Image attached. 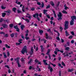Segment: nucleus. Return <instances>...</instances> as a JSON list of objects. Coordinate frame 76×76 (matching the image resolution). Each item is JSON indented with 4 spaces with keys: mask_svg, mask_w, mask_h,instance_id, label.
I'll return each mask as SVG.
<instances>
[{
    "mask_svg": "<svg viewBox=\"0 0 76 76\" xmlns=\"http://www.w3.org/2000/svg\"><path fill=\"white\" fill-rule=\"evenodd\" d=\"M38 16H39V15H38V13H36L33 15L34 18H37V20H38V21H40V18H38Z\"/></svg>",
    "mask_w": 76,
    "mask_h": 76,
    "instance_id": "nucleus-7",
    "label": "nucleus"
},
{
    "mask_svg": "<svg viewBox=\"0 0 76 76\" xmlns=\"http://www.w3.org/2000/svg\"><path fill=\"white\" fill-rule=\"evenodd\" d=\"M4 22H7V23H9V20L8 19H7L6 20H4Z\"/></svg>",
    "mask_w": 76,
    "mask_h": 76,
    "instance_id": "nucleus-28",
    "label": "nucleus"
},
{
    "mask_svg": "<svg viewBox=\"0 0 76 76\" xmlns=\"http://www.w3.org/2000/svg\"><path fill=\"white\" fill-rule=\"evenodd\" d=\"M50 51H51V50H50V49H48L47 51V53H46V54H47V55H50L49 53H50Z\"/></svg>",
    "mask_w": 76,
    "mask_h": 76,
    "instance_id": "nucleus-19",
    "label": "nucleus"
},
{
    "mask_svg": "<svg viewBox=\"0 0 76 76\" xmlns=\"http://www.w3.org/2000/svg\"><path fill=\"white\" fill-rule=\"evenodd\" d=\"M32 62H33V59H30L28 63V64H29L31 63H32Z\"/></svg>",
    "mask_w": 76,
    "mask_h": 76,
    "instance_id": "nucleus-22",
    "label": "nucleus"
},
{
    "mask_svg": "<svg viewBox=\"0 0 76 76\" xmlns=\"http://www.w3.org/2000/svg\"><path fill=\"white\" fill-rule=\"evenodd\" d=\"M16 29V31L17 32H20V30L19 29V28H17Z\"/></svg>",
    "mask_w": 76,
    "mask_h": 76,
    "instance_id": "nucleus-60",
    "label": "nucleus"
},
{
    "mask_svg": "<svg viewBox=\"0 0 76 76\" xmlns=\"http://www.w3.org/2000/svg\"><path fill=\"white\" fill-rule=\"evenodd\" d=\"M50 7V5H48L46 7V9H49Z\"/></svg>",
    "mask_w": 76,
    "mask_h": 76,
    "instance_id": "nucleus-48",
    "label": "nucleus"
},
{
    "mask_svg": "<svg viewBox=\"0 0 76 76\" xmlns=\"http://www.w3.org/2000/svg\"><path fill=\"white\" fill-rule=\"evenodd\" d=\"M3 20H4L3 18H1V19H0V22H2V21H3Z\"/></svg>",
    "mask_w": 76,
    "mask_h": 76,
    "instance_id": "nucleus-53",
    "label": "nucleus"
},
{
    "mask_svg": "<svg viewBox=\"0 0 76 76\" xmlns=\"http://www.w3.org/2000/svg\"><path fill=\"white\" fill-rule=\"evenodd\" d=\"M13 27L14 29H16L18 28V26L17 25H16V26H14Z\"/></svg>",
    "mask_w": 76,
    "mask_h": 76,
    "instance_id": "nucleus-30",
    "label": "nucleus"
},
{
    "mask_svg": "<svg viewBox=\"0 0 76 76\" xmlns=\"http://www.w3.org/2000/svg\"><path fill=\"white\" fill-rule=\"evenodd\" d=\"M39 33L40 34V35H42V34L43 33V31L40 29L39 31Z\"/></svg>",
    "mask_w": 76,
    "mask_h": 76,
    "instance_id": "nucleus-17",
    "label": "nucleus"
},
{
    "mask_svg": "<svg viewBox=\"0 0 76 76\" xmlns=\"http://www.w3.org/2000/svg\"><path fill=\"white\" fill-rule=\"evenodd\" d=\"M40 47L41 48V52H44V48H43V46L42 45H41L40 46Z\"/></svg>",
    "mask_w": 76,
    "mask_h": 76,
    "instance_id": "nucleus-16",
    "label": "nucleus"
},
{
    "mask_svg": "<svg viewBox=\"0 0 76 76\" xmlns=\"http://www.w3.org/2000/svg\"><path fill=\"white\" fill-rule=\"evenodd\" d=\"M17 12L18 13H22V11L20 10H18Z\"/></svg>",
    "mask_w": 76,
    "mask_h": 76,
    "instance_id": "nucleus-44",
    "label": "nucleus"
},
{
    "mask_svg": "<svg viewBox=\"0 0 76 76\" xmlns=\"http://www.w3.org/2000/svg\"><path fill=\"white\" fill-rule=\"evenodd\" d=\"M6 13H11V11L10 10H8L6 11Z\"/></svg>",
    "mask_w": 76,
    "mask_h": 76,
    "instance_id": "nucleus-35",
    "label": "nucleus"
},
{
    "mask_svg": "<svg viewBox=\"0 0 76 76\" xmlns=\"http://www.w3.org/2000/svg\"><path fill=\"white\" fill-rule=\"evenodd\" d=\"M15 44L17 46L19 45L20 44V43L18 42H16Z\"/></svg>",
    "mask_w": 76,
    "mask_h": 76,
    "instance_id": "nucleus-59",
    "label": "nucleus"
},
{
    "mask_svg": "<svg viewBox=\"0 0 76 76\" xmlns=\"http://www.w3.org/2000/svg\"><path fill=\"white\" fill-rule=\"evenodd\" d=\"M45 38L46 39H48V33H45Z\"/></svg>",
    "mask_w": 76,
    "mask_h": 76,
    "instance_id": "nucleus-24",
    "label": "nucleus"
},
{
    "mask_svg": "<svg viewBox=\"0 0 76 76\" xmlns=\"http://www.w3.org/2000/svg\"><path fill=\"white\" fill-rule=\"evenodd\" d=\"M69 50H70V48H69V47H66L65 48V50L69 51Z\"/></svg>",
    "mask_w": 76,
    "mask_h": 76,
    "instance_id": "nucleus-37",
    "label": "nucleus"
},
{
    "mask_svg": "<svg viewBox=\"0 0 76 76\" xmlns=\"http://www.w3.org/2000/svg\"><path fill=\"white\" fill-rule=\"evenodd\" d=\"M27 49V47H26V46H24L23 48L21 51V53L23 54H25V52L26 50Z\"/></svg>",
    "mask_w": 76,
    "mask_h": 76,
    "instance_id": "nucleus-5",
    "label": "nucleus"
},
{
    "mask_svg": "<svg viewBox=\"0 0 76 76\" xmlns=\"http://www.w3.org/2000/svg\"><path fill=\"white\" fill-rule=\"evenodd\" d=\"M59 29H60V31L62 32L63 31V28L61 27H60L59 28Z\"/></svg>",
    "mask_w": 76,
    "mask_h": 76,
    "instance_id": "nucleus-40",
    "label": "nucleus"
},
{
    "mask_svg": "<svg viewBox=\"0 0 76 76\" xmlns=\"http://www.w3.org/2000/svg\"><path fill=\"white\" fill-rule=\"evenodd\" d=\"M35 63H38V64H40V65H41V62H39V61L37 59H36L34 61Z\"/></svg>",
    "mask_w": 76,
    "mask_h": 76,
    "instance_id": "nucleus-10",
    "label": "nucleus"
},
{
    "mask_svg": "<svg viewBox=\"0 0 76 76\" xmlns=\"http://www.w3.org/2000/svg\"><path fill=\"white\" fill-rule=\"evenodd\" d=\"M37 69H38L37 70V71L38 72H40L41 71V68H39V66L38 65H37Z\"/></svg>",
    "mask_w": 76,
    "mask_h": 76,
    "instance_id": "nucleus-21",
    "label": "nucleus"
},
{
    "mask_svg": "<svg viewBox=\"0 0 76 76\" xmlns=\"http://www.w3.org/2000/svg\"><path fill=\"white\" fill-rule=\"evenodd\" d=\"M20 61H22V62H24V61H25V59H24L23 58H21Z\"/></svg>",
    "mask_w": 76,
    "mask_h": 76,
    "instance_id": "nucleus-36",
    "label": "nucleus"
},
{
    "mask_svg": "<svg viewBox=\"0 0 76 76\" xmlns=\"http://www.w3.org/2000/svg\"><path fill=\"white\" fill-rule=\"evenodd\" d=\"M2 26L4 28H8V25L6 24H2Z\"/></svg>",
    "mask_w": 76,
    "mask_h": 76,
    "instance_id": "nucleus-9",
    "label": "nucleus"
},
{
    "mask_svg": "<svg viewBox=\"0 0 76 76\" xmlns=\"http://www.w3.org/2000/svg\"><path fill=\"white\" fill-rule=\"evenodd\" d=\"M58 59L59 61H60L61 60V56H59L58 57Z\"/></svg>",
    "mask_w": 76,
    "mask_h": 76,
    "instance_id": "nucleus-51",
    "label": "nucleus"
},
{
    "mask_svg": "<svg viewBox=\"0 0 76 76\" xmlns=\"http://www.w3.org/2000/svg\"><path fill=\"white\" fill-rule=\"evenodd\" d=\"M6 14L5 12L3 13L2 14V16L3 17H5V16H6Z\"/></svg>",
    "mask_w": 76,
    "mask_h": 76,
    "instance_id": "nucleus-32",
    "label": "nucleus"
},
{
    "mask_svg": "<svg viewBox=\"0 0 76 76\" xmlns=\"http://www.w3.org/2000/svg\"><path fill=\"white\" fill-rule=\"evenodd\" d=\"M3 54L4 55V58H7V55H6V53L4 52L3 53Z\"/></svg>",
    "mask_w": 76,
    "mask_h": 76,
    "instance_id": "nucleus-18",
    "label": "nucleus"
},
{
    "mask_svg": "<svg viewBox=\"0 0 76 76\" xmlns=\"http://www.w3.org/2000/svg\"><path fill=\"white\" fill-rule=\"evenodd\" d=\"M12 10L15 13V12H16V8H15V7L13 8L12 9Z\"/></svg>",
    "mask_w": 76,
    "mask_h": 76,
    "instance_id": "nucleus-27",
    "label": "nucleus"
},
{
    "mask_svg": "<svg viewBox=\"0 0 76 76\" xmlns=\"http://www.w3.org/2000/svg\"><path fill=\"white\" fill-rule=\"evenodd\" d=\"M58 13L59 14L57 15L58 18V20H62V18H61V17H62V15L61 12H59Z\"/></svg>",
    "mask_w": 76,
    "mask_h": 76,
    "instance_id": "nucleus-4",
    "label": "nucleus"
},
{
    "mask_svg": "<svg viewBox=\"0 0 76 76\" xmlns=\"http://www.w3.org/2000/svg\"><path fill=\"white\" fill-rule=\"evenodd\" d=\"M27 49V47H26V46H24L23 48L21 51V53L23 54H25V52L26 50Z\"/></svg>",
    "mask_w": 76,
    "mask_h": 76,
    "instance_id": "nucleus-6",
    "label": "nucleus"
},
{
    "mask_svg": "<svg viewBox=\"0 0 76 76\" xmlns=\"http://www.w3.org/2000/svg\"><path fill=\"white\" fill-rule=\"evenodd\" d=\"M47 11H48V10H43V13L44 14H45V15H46V16H47V13H46V12H47Z\"/></svg>",
    "mask_w": 76,
    "mask_h": 76,
    "instance_id": "nucleus-20",
    "label": "nucleus"
},
{
    "mask_svg": "<svg viewBox=\"0 0 76 76\" xmlns=\"http://www.w3.org/2000/svg\"><path fill=\"white\" fill-rule=\"evenodd\" d=\"M52 11L54 13V17H55V18H56L57 16H56V12H55V11H54V10H52Z\"/></svg>",
    "mask_w": 76,
    "mask_h": 76,
    "instance_id": "nucleus-23",
    "label": "nucleus"
},
{
    "mask_svg": "<svg viewBox=\"0 0 76 76\" xmlns=\"http://www.w3.org/2000/svg\"><path fill=\"white\" fill-rule=\"evenodd\" d=\"M20 27L21 28V31H23V28H25V26L23 25H22L21 26H20Z\"/></svg>",
    "mask_w": 76,
    "mask_h": 76,
    "instance_id": "nucleus-11",
    "label": "nucleus"
},
{
    "mask_svg": "<svg viewBox=\"0 0 76 76\" xmlns=\"http://www.w3.org/2000/svg\"><path fill=\"white\" fill-rule=\"evenodd\" d=\"M47 60H43V62L44 64H45V65H48V69H49L50 70V72L52 73V72L53 71V68H52V67H51V66H50V64H48V63H47Z\"/></svg>",
    "mask_w": 76,
    "mask_h": 76,
    "instance_id": "nucleus-1",
    "label": "nucleus"
},
{
    "mask_svg": "<svg viewBox=\"0 0 76 76\" xmlns=\"http://www.w3.org/2000/svg\"><path fill=\"white\" fill-rule=\"evenodd\" d=\"M21 37L23 39H25V37H24L23 34H22V35H21Z\"/></svg>",
    "mask_w": 76,
    "mask_h": 76,
    "instance_id": "nucleus-54",
    "label": "nucleus"
},
{
    "mask_svg": "<svg viewBox=\"0 0 76 76\" xmlns=\"http://www.w3.org/2000/svg\"><path fill=\"white\" fill-rule=\"evenodd\" d=\"M31 52L30 53V54L31 56H32V54H33V53H34V49H33V47H32L31 48Z\"/></svg>",
    "mask_w": 76,
    "mask_h": 76,
    "instance_id": "nucleus-8",
    "label": "nucleus"
},
{
    "mask_svg": "<svg viewBox=\"0 0 76 76\" xmlns=\"http://www.w3.org/2000/svg\"><path fill=\"white\" fill-rule=\"evenodd\" d=\"M23 41V40L21 39H20L18 40V42H20V44H22V42L21 41Z\"/></svg>",
    "mask_w": 76,
    "mask_h": 76,
    "instance_id": "nucleus-33",
    "label": "nucleus"
},
{
    "mask_svg": "<svg viewBox=\"0 0 76 76\" xmlns=\"http://www.w3.org/2000/svg\"><path fill=\"white\" fill-rule=\"evenodd\" d=\"M64 29L66 30L69 28V21H65Z\"/></svg>",
    "mask_w": 76,
    "mask_h": 76,
    "instance_id": "nucleus-3",
    "label": "nucleus"
},
{
    "mask_svg": "<svg viewBox=\"0 0 76 76\" xmlns=\"http://www.w3.org/2000/svg\"><path fill=\"white\" fill-rule=\"evenodd\" d=\"M71 19L72 20H76V16L75 15H73L71 17Z\"/></svg>",
    "mask_w": 76,
    "mask_h": 76,
    "instance_id": "nucleus-12",
    "label": "nucleus"
},
{
    "mask_svg": "<svg viewBox=\"0 0 76 76\" xmlns=\"http://www.w3.org/2000/svg\"><path fill=\"white\" fill-rule=\"evenodd\" d=\"M66 44L67 45V46H70V42H66Z\"/></svg>",
    "mask_w": 76,
    "mask_h": 76,
    "instance_id": "nucleus-55",
    "label": "nucleus"
},
{
    "mask_svg": "<svg viewBox=\"0 0 76 76\" xmlns=\"http://www.w3.org/2000/svg\"><path fill=\"white\" fill-rule=\"evenodd\" d=\"M11 38L14 37V34H13V33H12L11 34Z\"/></svg>",
    "mask_w": 76,
    "mask_h": 76,
    "instance_id": "nucleus-52",
    "label": "nucleus"
},
{
    "mask_svg": "<svg viewBox=\"0 0 76 76\" xmlns=\"http://www.w3.org/2000/svg\"><path fill=\"white\" fill-rule=\"evenodd\" d=\"M16 4H18L19 5L21 4V2H18V0H16Z\"/></svg>",
    "mask_w": 76,
    "mask_h": 76,
    "instance_id": "nucleus-26",
    "label": "nucleus"
},
{
    "mask_svg": "<svg viewBox=\"0 0 76 76\" xmlns=\"http://www.w3.org/2000/svg\"><path fill=\"white\" fill-rule=\"evenodd\" d=\"M63 13H64V14H67V12H66V11L65 10H63L62 12Z\"/></svg>",
    "mask_w": 76,
    "mask_h": 76,
    "instance_id": "nucleus-29",
    "label": "nucleus"
},
{
    "mask_svg": "<svg viewBox=\"0 0 76 76\" xmlns=\"http://www.w3.org/2000/svg\"><path fill=\"white\" fill-rule=\"evenodd\" d=\"M61 64L62 65H63V66H66V64H64V62H62Z\"/></svg>",
    "mask_w": 76,
    "mask_h": 76,
    "instance_id": "nucleus-49",
    "label": "nucleus"
},
{
    "mask_svg": "<svg viewBox=\"0 0 76 76\" xmlns=\"http://www.w3.org/2000/svg\"><path fill=\"white\" fill-rule=\"evenodd\" d=\"M47 32H49L50 33H52V32L51 31V29L50 28H49L48 30H47Z\"/></svg>",
    "mask_w": 76,
    "mask_h": 76,
    "instance_id": "nucleus-47",
    "label": "nucleus"
},
{
    "mask_svg": "<svg viewBox=\"0 0 76 76\" xmlns=\"http://www.w3.org/2000/svg\"><path fill=\"white\" fill-rule=\"evenodd\" d=\"M50 64H51V65H52L54 67H56V64H52L51 63H50Z\"/></svg>",
    "mask_w": 76,
    "mask_h": 76,
    "instance_id": "nucleus-50",
    "label": "nucleus"
},
{
    "mask_svg": "<svg viewBox=\"0 0 76 76\" xmlns=\"http://www.w3.org/2000/svg\"><path fill=\"white\" fill-rule=\"evenodd\" d=\"M4 37H9V35H8V34H6L4 36Z\"/></svg>",
    "mask_w": 76,
    "mask_h": 76,
    "instance_id": "nucleus-61",
    "label": "nucleus"
},
{
    "mask_svg": "<svg viewBox=\"0 0 76 76\" xmlns=\"http://www.w3.org/2000/svg\"><path fill=\"white\" fill-rule=\"evenodd\" d=\"M74 70V69L72 68V69H69L68 70V72H72V71Z\"/></svg>",
    "mask_w": 76,
    "mask_h": 76,
    "instance_id": "nucleus-25",
    "label": "nucleus"
},
{
    "mask_svg": "<svg viewBox=\"0 0 76 76\" xmlns=\"http://www.w3.org/2000/svg\"><path fill=\"white\" fill-rule=\"evenodd\" d=\"M1 8L2 9L4 10L5 9H6V7H4L3 6H1Z\"/></svg>",
    "mask_w": 76,
    "mask_h": 76,
    "instance_id": "nucleus-46",
    "label": "nucleus"
},
{
    "mask_svg": "<svg viewBox=\"0 0 76 76\" xmlns=\"http://www.w3.org/2000/svg\"><path fill=\"white\" fill-rule=\"evenodd\" d=\"M19 59H20V57H18L14 59V60L15 61H16V63L18 65V67H21V65L20 64V63H19V62H20V61H19Z\"/></svg>",
    "mask_w": 76,
    "mask_h": 76,
    "instance_id": "nucleus-2",
    "label": "nucleus"
},
{
    "mask_svg": "<svg viewBox=\"0 0 76 76\" xmlns=\"http://www.w3.org/2000/svg\"><path fill=\"white\" fill-rule=\"evenodd\" d=\"M7 56L8 57L10 56V52H9V51H7Z\"/></svg>",
    "mask_w": 76,
    "mask_h": 76,
    "instance_id": "nucleus-42",
    "label": "nucleus"
},
{
    "mask_svg": "<svg viewBox=\"0 0 76 76\" xmlns=\"http://www.w3.org/2000/svg\"><path fill=\"white\" fill-rule=\"evenodd\" d=\"M26 18H28L29 19H31V18H32V17L31 16H28L27 15H26Z\"/></svg>",
    "mask_w": 76,
    "mask_h": 76,
    "instance_id": "nucleus-41",
    "label": "nucleus"
},
{
    "mask_svg": "<svg viewBox=\"0 0 76 76\" xmlns=\"http://www.w3.org/2000/svg\"><path fill=\"white\" fill-rule=\"evenodd\" d=\"M65 35L66 37H68V36L70 35V34L68 33L67 30H66L65 31Z\"/></svg>",
    "mask_w": 76,
    "mask_h": 76,
    "instance_id": "nucleus-15",
    "label": "nucleus"
},
{
    "mask_svg": "<svg viewBox=\"0 0 76 76\" xmlns=\"http://www.w3.org/2000/svg\"><path fill=\"white\" fill-rule=\"evenodd\" d=\"M31 10H32V11H34L35 10V8L33 7L31 9Z\"/></svg>",
    "mask_w": 76,
    "mask_h": 76,
    "instance_id": "nucleus-63",
    "label": "nucleus"
},
{
    "mask_svg": "<svg viewBox=\"0 0 76 76\" xmlns=\"http://www.w3.org/2000/svg\"><path fill=\"white\" fill-rule=\"evenodd\" d=\"M5 67H7V69H9V66L7 65H5Z\"/></svg>",
    "mask_w": 76,
    "mask_h": 76,
    "instance_id": "nucleus-64",
    "label": "nucleus"
},
{
    "mask_svg": "<svg viewBox=\"0 0 76 76\" xmlns=\"http://www.w3.org/2000/svg\"><path fill=\"white\" fill-rule=\"evenodd\" d=\"M9 26L11 28H12L13 26V24H10L9 25Z\"/></svg>",
    "mask_w": 76,
    "mask_h": 76,
    "instance_id": "nucleus-31",
    "label": "nucleus"
},
{
    "mask_svg": "<svg viewBox=\"0 0 76 76\" xmlns=\"http://www.w3.org/2000/svg\"><path fill=\"white\" fill-rule=\"evenodd\" d=\"M74 21H75V20H71L70 22V25L72 26L74 25Z\"/></svg>",
    "mask_w": 76,
    "mask_h": 76,
    "instance_id": "nucleus-13",
    "label": "nucleus"
},
{
    "mask_svg": "<svg viewBox=\"0 0 76 76\" xmlns=\"http://www.w3.org/2000/svg\"><path fill=\"white\" fill-rule=\"evenodd\" d=\"M0 34H3V35H4L5 34V33H4V32L2 31L0 33Z\"/></svg>",
    "mask_w": 76,
    "mask_h": 76,
    "instance_id": "nucleus-56",
    "label": "nucleus"
},
{
    "mask_svg": "<svg viewBox=\"0 0 76 76\" xmlns=\"http://www.w3.org/2000/svg\"><path fill=\"white\" fill-rule=\"evenodd\" d=\"M65 54H66V53H64L62 54L63 56H64V57H69V54H66V55Z\"/></svg>",
    "mask_w": 76,
    "mask_h": 76,
    "instance_id": "nucleus-14",
    "label": "nucleus"
},
{
    "mask_svg": "<svg viewBox=\"0 0 76 76\" xmlns=\"http://www.w3.org/2000/svg\"><path fill=\"white\" fill-rule=\"evenodd\" d=\"M55 50H56V51H58V52L60 51V50H58V48H56L55 49Z\"/></svg>",
    "mask_w": 76,
    "mask_h": 76,
    "instance_id": "nucleus-57",
    "label": "nucleus"
},
{
    "mask_svg": "<svg viewBox=\"0 0 76 76\" xmlns=\"http://www.w3.org/2000/svg\"><path fill=\"white\" fill-rule=\"evenodd\" d=\"M72 37L73 36L72 35H71L69 36V39H72L73 38Z\"/></svg>",
    "mask_w": 76,
    "mask_h": 76,
    "instance_id": "nucleus-45",
    "label": "nucleus"
},
{
    "mask_svg": "<svg viewBox=\"0 0 76 76\" xmlns=\"http://www.w3.org/2000/svg\"><path fill=\"white\" fill-rule=\"evenodd\" d=\"M5 47L7 48H10V46L8 45L7 44H5Z\"/></svg>",
    "mask_w": 76,
    "mask_h": 76,
    "instance_id": "nucleus-38",
    "label": "nucleus"
},
{
    "mask_svg": "<svg viewBox=\"0 0 76 76\" xmlns=\"http://www.w3.org/2000/svg\"><path fill=\"white\" fill-rule=\"evenodd\" d=\"M71 34L72 35H75V33H74V32L73 31H71Z\"/></svg>",
    "mask_w": 76,
    "mask_h": 76,
    "instance_id": "nucleus-58",
    "label": "nucleus"
},
{
    "mask_svg": "<svg viewBox=\"0 0 76 76\" xmlns=\"http://www.w3.org/2000/svg\"><path fill=\"white\" fill-rule=\"evenodd\" d=\"M25 39H26V40H28V39H29L30 38L29 37H25Z\"/></svg>",
    "mask_w": 76,
    "mask_h": 76,
    "instance_id": "nucleus-43",
    "label": "nucleus"
},
{
    "mask_svg": "<svg viewBox=\"0 0 76 76\" xmlns=\"http://www.w3.org/2000/svg\"><path fill=\"white\" fill-rule=\"evenodd\" d=\"M41 5L42 6L40 7H41L42 8H43V7H44V3H42Z\"/></svg>",
    "mask_w": 76,
    "mask_h": 76,
    "instance_id": "nucleus-39",
    "label": "nucleus"
},
{
    "mask_svg": "<svg viewBox=\"0 0 76 76\" xmlns=\"http://www.w3.org/2000/svg\"><path fill=\"white\" fill-rule=\"evenodd\" d=\"M60 1L58 2V3L56 5V7H58L59 6V5H60Z\"/></svg>",
    "mask_w": 76,
    "mask_h": 76,
    "instance_id": "nucleus-34",
    "label": "nucleus"
},
{
    "mask_svg": "<svg viewBox=\"0 0 76 76\" xmlns=\"http://www.w3.org/2000/svg\"><path fill=\"white\" fill-rule=\"evenodd\" d=\"M27 22V23H29V20H28V19H26L25 20Z\"/></svg>",
    "mask_w": 76,
    "mask_h": 76,
    "instance_id": "nucleus-62",
    "label": "nucleus"
}]
</instances>
